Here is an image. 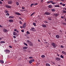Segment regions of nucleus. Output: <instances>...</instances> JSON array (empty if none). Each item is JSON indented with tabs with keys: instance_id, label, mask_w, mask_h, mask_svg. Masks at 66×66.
Wrapping results in <instances>:
<instances>
[{
	"instance_id": "obj_6",
	"label": "nucleus",
	"mask_w": 66,
	"mask_h": 66,
	"mask_svg": "<svg viewBox=\"0 0 66 66\" xmlns=\"http://www.w3.org/2000/svg\"><path fill=\"white\" fill-rule=\"evenodd\" d=\"M44 14L46 15H49L50 14V13L48 12H46Z\"/></svg>"
},
{
	"instance_id": "obj_27",
	"label": "nucleus",
	"mask_w": 66,
	"mask_h": 66,
	"mask_svg": "<svg viewBox=\"0 0 66 66\" xmlns=\"http://www.w3.org/2000/svg\"><path fill=\"white\" fill-rule=\"evenodd\" d=\"M29 45H30V46H32V45H33V44H32V42H30V43H29Z\"/></svg>"
},
{
	"instance_id": "obj_59",
	"label": "nucleus",
	"mask_w": 66,
	"mask_h": 66,
	"mask_svg": "<svg viewBox=\"0 0 66 66\" xmlns=\"http://www.w3.org/2000/svg\"><path fill=\"white\" fill-rule=\"evenodd\" d=\"M31 5L32 6V5H34V4L33 3L31 4Z\"/></svg>"
},
{
	"instance_id": "obj_10",
	"label": "nucleus",
	"mask_w": 66,
	"mask_h": 66,
	"mask_svg": "<svg viewBox=\"0 0 66 66\" xmlns=\"http://www.w3.org/2000/svg\"><path fill=\"white\" fill-rule=\"evenodd\" d=\"M48 7H49V8L51 9V8L52 7V5H50L48 6Z\"/></svg>"
},
{
	"instance_id": "obj_3",
	"label": "nucleus",
	"mask_w": 66,
	"mask_h": 66,
	"mask_svg": "<svg viewBox=\"0 0 66 66\" xmlns=\"http://www.w3.org/2000/svg\"><path fill=\"white\" fill-rule=\"evenodd\" d=\"M4 52L7 53V52H9V53L11 52L9 50H4Z\"/></svg>"
},
{
	"instance_id": "obj_5",
	"label": "nucleus",
	"mask_w": 66,
	"mask_h": 66,
	"mask_svg": "<svg viewBox=\"0 0 66 66\" xmlns=\"http://www.w3.org/2000/svg\"><path fill=\"white\" fill-rule=\"evenodd\" d=\"M13 3V2L11 1H8V4H11Z\"/></svg>"
},
{
	"instance_id": "obj_57",
	"label": "nucleus",
	"mask_w": 66,
	"mask_h": 66,
	"mask_svg": "<svg viewBox=\"0 0 66 66\" xmlns=\"http://www.w3.org/2000/svg\"><path fill=\"white\" fill-rule=\"evenodd\" d=\"M0 27H1V28H2L3 27L1 25H0Z\"/></svg>"
},
{
	"instance_id": "obj_54",
	"label": "nucleus",
	"mask_w": 66,
	"mask_h": 66,
	"mask_svg": "<svg viewBox=\"0 0 66 66\" xmlns=\"http://www.w3.org/2000/svg\"><path fill=\"white\" fill-rule=\"evenodd\" d=\"M29 59H32V58H33V57H29Z\"/></svg>"
},
{
	"instance_id": "obj_7",
	"label": "nucleus",
	"mask_w": 66,
	"mask_h": 66,
	"mask_svg": "<svg viewBox=\"0 0 66 66\" xmlns=\"http://www.w3.org/2000/svg\"><path fill=\"white\" fill-rule=\"evenodd\" d=\"M3 32L4 33H5L6 32H8V30L6 29H5V28H4L3 29Z\"/></svg>"
},
{
	"instance_id": "obj_28",
	"label": "nucleus",
	"mask_w": 66,
	"mask_h": 66,
	"mask_svg": "<svg viewBox=\"0 0 66 66\" xmlns=\"http://www.w3.org/2000/svg\"><path fill=\"white\" fill-rule=\"evenodd\" d=\"M35 13V12H33V13L30 15V16H32V15H33Z\"/></svg>"
},
{
	"instance_id": "obj_40",
	"label": "nucleus",
	"mask_w": 66,
	"mask_h": 66,
	"mask_svg": "<svg viewBox=\"0 0 66 66\" xmlns=\"http://www.w3.org/2000/svg\"><path fill=\"white\" fill-rule=\"evenodd\" d=\"M33 25L34 26H36V24L35 23H33Z\"/></svg>"
},
{
	"instance_id": "obj_12",
	"label": "nucleus",
	"mask_w": 66,
	"mask_h": 66,
	"mask_svg": "<svg viewBox=\"0 0 66 66\" xmlns=\"http://www.w3.org/2000/svg\"><path fill=\"white\" fill-rule=\"evenodd\" d=\"M27 43H28V44H29L31 43V42L30 41L28 40H27Z\"/></svg>"
},
{
	"instance_id": "obj_35",
	"label": "nucleus",
	"mask_w": 66,
	"mask_h": 66,
	"mask_svg": "<svg viewBox=\"0 0 66 66\" xmlns=\"http://www.w3.org/2000/svg\"><path fill=\"white\" fill-rule=\"evenodd\" d=\"M29 63H30V64H31V63H32V62L31 60H30L29 61Z\"/></svg>"
},
{
	"instance_id": "obj_64",
	"label": "nucleus",
	"mask_w": 66,
	"mask_h": 66,
	"mask_svg": "<svg viewBox=\"0 0 66 66\" xmlns=\"http://www.w3.org/2000/svg\"><path fill=\"white\" fill-rule=\"evenodd\" d=\"M20 12H22V10H20Z\"/></svg>"
},
{
	"instance_id": "obj_50",
	"label": "nucleus",
	"mask_w": 66,
	"mask_h": 66,
	"mask_svg": "<svg viewBox=\"0 0 66 66\" xmlns=\"http://www.w3.org/2000/svg\"><path fill=\"white\" fill-rule=\"evenodd\" d=\"M61 18L63 19H64V16H61Z\"/></svg>"
},
{
	"instance_id": "obj_53",
	"label": "nucleus",
	"mask_w": 66,
	"mask_h": 66,
	"mask_svg": "<svg viewBox=\"0 0 66 66\" xmlns=\"http://www.w3.org/2000/svg\"><path fill=\"white\" fill-rule=\"evenodd\" d=\"M14 31H17V29H15L14 30Z\"/></svg>"
},
{
	"instance_id": "obj_61",
	"label": "nucleus",
	"mask_w": 66,
	"mask_h": 66,
	"mask_svg": "<svg viewBox=\"0 0 66 66\" xmlns=\"http://www.w3.org/2000/svg\"><path fill=\"white\" fill-rule=\"evenodd\" d=\"M38 41L39 42H40V41L39 40H38Z\"/></svg>"
},
{
	"instance_id": "obj_48",
	"label": "nucleus",
	"mask_w": 66,
	"mask_h": 66,
	"mask_svg": "<svg viewBox=\"0 0 66 66\" xmlns=\"http://www.w3.org/2000/svg\"><path fill=\"white\" fill-rule=\"evenodd\" d=\"M9 47L10 48H12V46H9Z\"/></svg>"
},
{
	"instance_id": "obj_45",
	"label": "nucleus",
	"mask_w": 66,
	"mask_h": 66,
	"mask_svg": "<svg viewBox=\"0 0 66 66\" xmlns=\"http://www.w3.org/2000/svg\"><path fill=\"white\" fill-rule=\"evenodd\" d=\"M0 4H2V2H1V1H0Z\"/></svg>"
},
{
	"instance_id": "obj_32",
	"label": "nucleus",
	"mask_w": 66,
	"mask_h": 66,
	"mask_svg": "<svg viewBox=\"0 0 66 66\" xmlns=\"http://www.w3.org/2000/svg\"><path fill=\"white\" fill-rule=\"evenodd\" d=\"M19 23L20 24H22V22H21V21H19Z\"/></svg>"
},
{
	"instance_id": "obj_33",
	"label": "nucleus",
	"mask_w": 66,
	"mask_h": 66,
	"mask_svg": "<svg viewBox=\"0 0 66 66\" xmlns=\"http://www.w3.org/2000/svg\"><path fill=\"white\" fill-rule=\"evenodd\" d=\"M51 11H52V12H55V9H52L51 10Z\"/></svg>"
},
{
	"instance_id": "obj_56",
	"label": "nucleus",
	"mask_w": 66,
	"mask_h": 66,
	"mask_svg": "<svg viewBox=\"0 0 66 66\" xmlns=\"http://www.w3.org/2000/svg\"><path fill=\"white\" fill-rule=\"evenodd\" d=\"M13 38H16V36H13Z\"/></svg>"
},
{
	"instance_id": "obj_52",
	"label": "nucleus",
	"mask_w": 66,
	"mask_h": 66,
	"mask_svg": "<svg viewBox=\"0 0 66 66\" xmlns=\"http://www.w3.org/2000/svg\"><path fill=\"white\" fill-rule=\"evenodd\" d=\"M61 48H64V46L61 45Z\"/></svg>"
},
{
	"instance_id": "obj_38",
	"label": "nucleus",
	"mask_w": 66,
	"mask_h": 66,
	"mask_svg": "<svg viewBox=\"0 0 66 66\" xmlns=\"http://www.w3.org/2000/svg\"><path fill=\"white\" fill-rule=\"evenodd\" d=\"M27 34H30V32L29 31H27L26 32Z\"/></svg>"
},
{
	"instance_id": "obj_17",
	"label": "nucleus",
	"mask_w": 66,
	"mask_h": 66,
	"mask_svg": "<svg viewBox=\"0 0 66 66\" xmlns=\"http://www.w3.org/2000/svg\"><path fill=\"white\" fill-rule=\"evenodd\" d=\"M13 35L16 36V35H17V33H16V32H13Z\"/></svg>"
},
{
	"instance_id": "obj_42",
	"label": "nucleus",
	"mask_w": 66,
	"mask_h": 66,
	"mask_svg": "<svg viewBox=\"0 0 66 66\" xmlns=\"http://www.w3.org/2000/svg\"><path fill=\"white\" fill-rule=\"evenodd\" d=\"M38 3H35L34 4V5H38Z\"/></svg>"
},
{
	"instance_id": "obj_8",
	"label": "nucleus",
	"mask_w": 66,
	"mask_h": 66,
	"mask_svg": "<svg viewBox=\"0 0 66 66\" xmlns=\"http://www.w3.org/2000/svg\"><path fill=\"white\" fill-rule=\"evenodd\" d=\"M55 60L56 61H59L61 60V59L60 58L56 57V58Z\"/></svg>"
},
{
	"instance_id": "obj_58",
	"label": "nucleus",
	"mask_w": 66,
	"mask_h": 66,
	"mask_svg": "<svg viewBox=\"0 0 66 66\" xmlns=\"http://www.w3.org/2000/svg\"><path fill=\"white\" fill-rule=\"evenodd\" d=\"M64 21H65L66 22V18H64Z\"/></svg>"
},
{
	"instance_id": "obj_63",
	"label": "nucleus",
	"mask_w": 66,
	"mask_h": 66,
	"mask_svg": "<svg viewBox=\"0 0 66 66\" xmlns=\"http://www.w3.org/2000/svg\"><path fill=\"white\" fill-rule=\"evenodd\" d=\"M3 43H5V42L3 41Z\"/></svg>"
},
{
	"instance_id": "obj_43",
	"label": "nucleus",
	"mask_w": 66,
	"mask_h": 66,
	"mask_svg": "<svg viewBox=\"0 0 66 66\" xmlns=\"http://www.w3.org/2000/svg\"><path fill=\"white\" fill-rule=\"evenodd\" d=\"M24 44L25 45H26V46H28V45L27 44L25 43H24Z\"/></svg>"
},
{
	"instance_id": "obj_46",
	"label": "nucleus",
	"mask_w": 66,
	"mask_h": 66,
	"mask_svg": "<svg viewBox=\"0 0 66 66\" xmlns=\"http://www.w3.org/2000/svg\"><path fill=\"white\" fill-rule=\"evenodd\" d=\"M62 6H65V4H62Z\"/></svg>"
},
{
	"instance_id": "obj_2",
	"label": "nucleus",
	"mask_w": 66,
	"mask_h": 66,
	"mask_svg": "<svg viewBox=\"0 0 66 66\" xmlns=\"http://www.w3.org/2000/svg\"><path fill=\"white\" fill-rule=\"evenodd\" d=\"M27 25V23L25 22L24 23L23 25V28L24 29H25L26 27V25Z\"/></svg>"
},
{
	"instance_id": "obj_55",
	"label": "nucleus",
	"mask_w": 66,
	"mask_h": 66,
	"mask_svg": "<svg viewBox=\"0 0 66 66\" xmlns=\"http://www.w3.org/2000/svg\"><path fill=\"white\" fill-rule=\"evenodd\" d=\"M60 4L61 5H62L63 4L62 3H60Z\"/></svg>"
},
{
	"instance_id": "obj_18",
	"label": "nucleus",
	"mask_w": 66,
	"mask_h": 66,
	"mask_svg": "<svg viewBox=\"0 0 66 66\" xmlns=\"http://www.w3.org/2000/svg\"><path fill=\"white\" fill-rule=\"evenodd\" d=\"M42 27H44V28H46V25L44 24H43L42 25Z\"/></svg>"
},
{
	"instance_id": "obj_4",
	"label": "nucleus",
	"mask_w": 66,
	"mask_h": 66,
	"mask_svg": "<svg viewBox=\"0 0 66 66\" xmlns=\"http://www.w3.org/2000/svg\"><path fill=\"white\" fill-rule=\"evenodd\" d=\"M5 7L6 8H8V9H11L12 7L10 5H5Z\"/></svg>"
},
{
	"instance_id": "obj_23",
	"label": "nucleus",
	"mask_w": 66,
	"mask_h": 66,
	"mask_svg": "<svg viewBox=\"0 0 66 66\" xmlns=\"http://www.w3.org/2000/svg\"><path fill=\"white\" fill-rule=\"evenodd\" d=\"M51 3H52V4L54 5V4H55V2H53L52 1V2H51Z\"/></svg>"
},
{
	"instance_id": "obj_41",
	"label": "nucleus",
	"mask_w": 66,
	"mask_h": 66,
	"mask_svg": "<svg viewBox=\"0 0 66 66\" xmlns=\"http://www.w3.org/2000/svg\"><path fill=\"white\" fill-rule=\"evenodd\" d=\"M54 15L55 16H56V17H57V16H58V14H54Z\"/></svg>"
},
{
	"instance_id": "obj_22",
	"label": "nucleus",
	"mask_w": 66,
	"mask_h": 66,
	"mask_svg": "<svg viewBox=\"0 0 66 66\" xmlns=\"http://www.w3.org/2000/svg\"><path fill=\"white\" fill-rule=\"evenodd\" d=\"M62 11L63 13H64V14H65V13H66V11H65V10H62Z\"/></svg>"
},
{
	"instance_id": "obj_15",
	"label": "nucleus",
	"mask_w": 66,
	"mask_h": 66,
	"mask_svg": "<svg viewBox=\"0 0 66 66\" xmlns=\"http://www.w3.org/2000/svg\"><path fill=\"white\" fill-rule=\"evenodd\" d=\"M0 62L2 63V64L4 63V61L2 60H0Z\"/></svg>"
},
{
	"instance_id": "obj_14",
	"label": "nucleus",
	"mask_w": 66,
	"mask_h": 66,
	"mask_svg": "<svg viewBox=\"0 0 66 66\" xmlns=\"http://www.w3.org/2000/svg\"><path fill=\"white\" fill-rule=\"evenodd\" d=\"M62 53H63V54H64V55H66V53L64 52V51H62Z\"/></svg>"
},
{
	"instance_id": "obj_19",
	"label": "nucleus",
	"mask_w": 66,
	"mask_h": 66,
	"mask_svg": "<svg viewBox=\"0 0 66 66\" xmlns=\"http://www.w3.org/2000/svg\"><path fill=\"white\" fill-rule=\"evenodd\" d=\"M48 19L49 20H52L51 19V17H48Z\"/></svg>"
},
{
	"instance_id": "obj_1",
	"label": "nucleus",
	"mask_w": 66,
	"mask_h": 66,
	"mask_svg": "<svg viewBox=\"0 0 66 66\" xmlns=\"http://www.w3.org/2000/svg\"><path fill=\"white\" fill-rule=\"evenodd\" d=\"M52 47L53 48H55L56 47V44L54 43H52Z\"/></svg>"
},
{
	"instance_id": "obj_11",
	"label": "nucleus",
	"mask_w": 66,
	"mask_h": 66,
	"mask_svg": "<svg viewBox=\"0 0 66 66\" xmlns=\"http://www.w3.org/2000/svg\"><path fill=\"white\" fill-rule=\"evenodd\" d=\"M56 37L57 38H60V36L59 35H57L56 36Z\"/></svg>"
},
{
	"instance_id": "obj_21",
	"label": "nucleus",
	"mask_w": 66,
	"mask_h": 66,
	"mask_svg": "<svg viewBox=\"0 0 66 66\" xmlns=\"http://www.w3.org/2000/svg\"><path fill=\"white\" fill-rule=\"evenodd\" d=\"M45 55H42V56H41V57L42 58H45Z\"/></svg>"
},
{
	"instance_id": "obj_49",
	"label": "nucleus",
	"mask_w": 66,
	"mask_h": 66,
	"mask_svg": "<svg viewBox=\"0 0 66 66\" xmlns=\"http://www.w3.org/2000/svg\"><path fill=\"white\" fill-rule=\"evenodd\" d=\"M20 28H21V29H22V28H23V27H22V26H20Z\"/></svg>"
},
{
	"instance_id": "obj_31",
	"label": "nucleus",
	"mask_w": 66,
	"mask_h": 66,
	"mask_svg": "<svg viewBox=\"0 0 66 66\" xmlns=\"http://www.w3.org/2000/svg\"><path fill=\"white\" fill-rule=\"evenodd\" d=\"M5 13H9V12L7 10H5Z\"/></svg>"
},
{
	"instance_id": "obj_25",
	"label": "nucleus",
	"mask_w": 66,
	"mask_h": 66,
	"mask_svg": "<svg viewBox=\"0 0 66 66\" xmlns=\"http://www.w3.org/2000/svg\"><path fill=\"white\" fill-rule=\"evenodd\" d=\"M16 4L17 5H19V2H16Z\"/></svg>"
},
{
	"instance_id": "obj_9",
	"label": "nucleus",
	"mask_w": 66,
	"mask_h": 66,
	"mask_svg": "<svg viewBox=\"0 0 66 66\" xmlns=\"http://www.w3.org/2000/svg\"><path fill=\"white\" fill-rule=\"evenodd\" d=\"M15 14L17 15H19L20 16L21 15V14H20V13L18 12H16Z\"/></svg>"
},
{
	"instance_id": "obj_44",
	"label": "nucleus",
	"mask_w": 66,
	"mask_h": 66,
	"mask_svg": "<svg viewBox=\"0 0 66 66\" xmlns=\"http://www.w3.org/2000/svg\"><path fill=\"white\" fill-rule=\"evenodd\" d=\"M25 9V7H22V9L23 10H24V9Z\"/></svg>"
},
{
	"instance_id": "obj_62",
	"label": "nucleus",
	"mask_w": 66,
	"mask_h": 66,
	"mask_svg": "<svg viewBox=\"0 0 66 66\" xmlns=\"http://www.w3.org/2000/svg\"><path fill=\"white\" fill-rule=\"evenodd\" d=\"M44 40L45 41V42H46V39Z\"/></svg>"
},
{
	"instance_id": "obj_29",
	"label": "nucleus",
	"mask_w": 66,
	"mask_h": 66,
	"mask_svg": "<svg viewBox=\"0 0 66 66\" xmlns=\"http://www.w3.org/2000/svg\"><path fill=\"white\" fill-rule=\"evenodd\" d=\"M55 6L56 7H60V6L58 5H56Z\"/></svg>"
},
{
	"instance_id": "obj_60",
	"label": "nucleus",
	"mask_w": 66,
	"mask_h": 66,
	"mask_svg": "<svg viewBox=\"0 0 66 66\" xmlns=\"http://www.w3.org/2000/svg\"><path fill=\"white\" fill-rule=\"evenodd\" d=\"M0 43H1V44H2V43H3V41L1 42Z\"/></svg>"
},
{
	"instance_id": "obj_36",
	"label": "nucleus",
	"mask_w": 66,
	"mask_h": 66,
	"mask_svg": "<svg viewBox=\"0 0 66 66\" xmlns=\"http://www.w3.org/2000/svg\"><path fill=\"white\" fill-rule=\"evenodd\" d=\"M13 17H14L13 16H9V18H10L12 19V18H13Z\"/></svg>"
},
{
	"instance_id": "obj_13",
	"label": "nucleus",
	"mask_w": 66,
	"mask_h": 66,
	"mask_svg": "<svg viewBox=\"0 0 66 66\" xmlns=\"http://www.w3.org/2000/svg\"><path fill=\"white\" fill-rule=\"evenodd\" d=\"M23 49H24V50H26L27 49H28V47H23Z\"/></svg>"
},
{
	"instance_id": "obj_30",
	"label": "nucleus",
	"mask_w": 66,
	"mask_h": 66,
	"mask_svg": "<svg viewBox=\"0 0 66 66\" xmlns=\"http://www.w3.org/2000/svg\"><path fill=\"white\" fill-rule=\"evenodd\" d=\"M30 61H32V62H34V59H31Z\"/></svg>"
},
{
	"instance_id": "obj_20",
	"label": "nucleus",
	"mask_w": 66,
	"mask_h": 66,
	"mask_svg": "<svg viewBox=\"0 0 66 66\" xmlns=\"http://www.w3.org/2000/svg\"><path fill=\"white\" fill-rule=\"evenodd\" d=\"M31 29L32 31H35V28H34L32 27Z\"/></svg>"
},
{
	"instance_id": "obj_37",
	"label": "nucleus",
	"mask_w": 66,
	"mask_h": 66,
	"mask_svg": "<svg viewBox=\"0 0 66 66\" xmlns=\"http://www.w3.org/2000/svg\"><path fill=\"white\" fill-rule=\"evenodd\" d=\"M60 57H61V58H64V56H63V55H61L60 56Z\"/></svg>"
},
{
	"instance_id": "obj_26",
	"label": "nucleus",
	"mask_w": 66,
	"mask_h": 66,
	"mask_svg": "<svg viewBox=\"0 0 66 66\" xmlns=\"http://www.w3.org/2000/svg\"><path fill=\"white\" fill-rule=\"evenodd\" d=\"M52 1H48L47 2V3H51V2H52Z\"/></svg>"
},
{
	"instance_id": "obj_47",
	"label": "nucleus",
	"mask_w": 66,
	"mask_h": 66,
	"mask_svg": "<svg viewBox=\"0 0 66 66\" xmlns=\"http://www.w3.org/2000/svg\"><path fill=\"white\" fill-rule=\"evenodd\" d=\"M14 42L15 43H17V41H16V40H14Z\"/></svg>"
},
{
	"instance_id": "obj_24",
	"label": "nucleus",
	"mask_w": 66,
	"mask_h": 66,
	"mask_svg": "<svg viewBox=\"0 0 66 66\" xmlns=\"http://www.w3.org/2000/svg\"><path fill=\"white\" fill-rule=\"evenodd\" d=\"M46 66H50V64H48V63H46Z\"/></svg>"
},
{
	"instance_id": "obj_34",
	"label": "nucleus",
	"mask_w": 66,
	"mask_h": 66,
	"mask_svg": "<svg viewBox=\"0 0 66 66\" xmlns=\"http://www.w3.org/2000/svg\"><path fill=\"white\" fill-rule=\"evenodd\" d=\"M6 16H9V15H10V14H9V13H7L6 14Z\"/></svg>"
},
{
	"instance_id": "obj_39",
	"label": "nucleus",
	"mask_w": 66,
	"mask_h": 66,
	"mask_svg": "<svg viewBox=\"0 0 66 66\" xmlns=\"http://www.w3.org/2000/svg\"><path fill=\"white\" fill-rule=\"evenodd\" d=\"M62 24H63V25H65V26H66V23H62Z\"/></svg>"
},
{
	"instance_id": "obj_51",
	"label": "nucleus",
	"mask_w": 66,
	"mask_h": 66,
	"mask_svg": "<svg viewBox=\"0 0 66 66\" xmlns=\"http://www.w3.org/2000/svg\"><path fill=\"white\" fill-rule=\"evenodd\" d=\"M21 32H24V31H23V29L22 30H21Z\"/></svg>"
},
{
	"instance_id": "obj_16",
	"label": "nucleus",
	"mask_w": 66,
	"mask_h": 66,
	"mask_svg": "<svg viewBox=\"0 0 66 66\" xmlns=\"http://www.w3.org/2000/svg\"><path fill=\"white\" fill-rule=\"evenodd\" d=\"M13 20L12 19L10 20H9V21L10 22H13Z\"/></svg>"
}]
</instances>
